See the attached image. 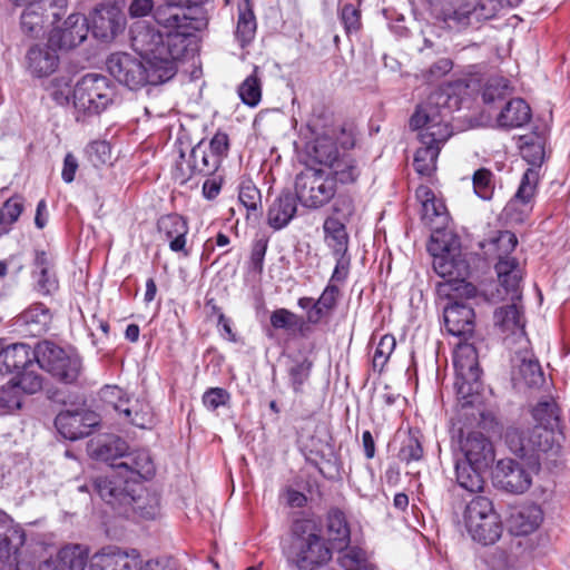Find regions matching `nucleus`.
<instances>
[{
	"label": "nucleus",
	"mask_w": 570,
	"mask_h": 570,
	"mask_svg": "<svg viewBox=\"0 0 570 570\" xmlns=\"http://www.w3.org/2000/svg\"><path fill=\"white\" fill-rule=\"evenodd\" d=\"M458 98L444 88L433 91L420 104L410 119V127L417 130L421 147L414 155L413 166L419 175L431 176L436 169L441 147L452 136L449 116Z\"/></svg>",
	"instance_id": "1"
},
{
	"label": "nucleus",
	"mask_w": 570,
	"mask_h": 570,
	"mask_svg": "<svg viewBox=\"0 0 570 570\" xmlns=\"http://www.w3.org/2000/svg\"><path fill=\"white\" fill-rule=\"evenodd\" d=\"M159 63L127 52L111 53L106 61L108 72L130 90H138L148 85L158 86L174 78L177 66L168 61Z\"/></svg>",
	"instance_id": "2"
},
{
	"label": "nucleus",
	"mask_w": 570,
	"mask_h": 570,
	"mask_svg": "<svg viewBox=\"0 0 570 570\" xmlns=\"http://www.w3.org/2000/svg\"><path fill=\"white\" fill-rule=\"evenodd\" d=\"M287 561L298 570H311L314 566L325 563L332 557L321 537V529L313 519L302 518L293 522L289 543L284 547Z\"/></svg>",
	"instance_id": "3"
},
{
	"label": "nucleus",
	"mask_w": 570,
	"mask_h": 570,
	"mask_svg": "<svg viewBox=\"0 0 570 570\" xmlns=\"http://www.w3.org/2000/svg\"><path fill=\"white\" fill-rule=\"evenodd\" d=\"M228 150L229 138L226 132L217 131L208 142L202 139L187 156L180 153V161L176 165V179L185 184L195 175L216 174Z\"/></svg>",
	"instance_id": "4"
},
{
	"label": "nucleus",
	"mask_w": 570,
	"mask_h": 570,
	"mask_svg": "<svg viewBox=\"0 0 570 570\" xmlns=\"http://www.w3.org/2000/svg\"><path fill=\"white\" fill-rule=\"evenodd\" d=\"M522 0H440L435 6L436 18L448 28L462 30L474 23L489 20L500 9L515 7Z\"/></svg>",
	"instance_id": "5"
},
{
	"label": "nucleus",
	"mask_w": 570,
	"mask_h": 570,
	"mask_svg": "<svg viewBox=\"0 0 570 570\" xmlns=\"http://www.w3.org/2000/svg\"><path fill=\"white\" fill-rule=\"evenodd\" d=\"M130 42L131 48L149 62L168 61L177 66V60L185 53L180 36H165L145 21L130 27Z\"/></svg>",
	"instance_id": "6"
},
{
	"label": "nucleus",
	"mask_w": 570,
	"mask_h": 570,
	"mask_svg": "<svg viewBox=\"0 0 570 570\" xmlns=\"http://www.w3.org/2000/svg\"><path fill=\"white\" fill-rule=\"evenodd\" d=\"M95 489L108 504L119 510V513L137 514L144 519H154L158 514L159 500L150 494L142 485L118 488L116 480L96 479Z\"/></svg>",
	"instance_id": "7"
},
{
	"label": "nucleus",
	"mask_w": 570,
	"mask_h": 570,
	"mask_svg": "<svg viewBox=\"0 0 570 570\" xmlns=\"http://www.w3.org/2000/svg\"><path fill=\"white\" fill-rule=\"evenodd\" d=\"M117 98V88L106 76L87 73L76 83L72 104L77 121L98 116L110 107Z\"/></svg>",
	"instance_id": "8"
},
{
	"label": "nucleus",
	"mask_w": 570,
	"mask_h": 570,
	"mask_svg": "<svg viewBox=\"0 0 570 570\" xmlns=\"http://www.w3.org/2000/svg\"><path fill=\"white\" fill-rule=\"evenodd\" d=\"M429 252L433 256L432 265L434 272L442 278H448L439 283L438 291L440 294L451 299L461 297L471 298L475 296V286L464 279L469 266L466 262L461 258L460 253L449 247H443L441 253H436L434 244L429 246Z\"/></svg>",
	"instance_id": "9"
},
{
	"label": "nucleus",
	"mask_w": 570,
	"mask_h": 570,
	"mask_svg": "<svg viewBox=\"0 0 570 570\" xmlns=\"http://www.w3.org/2000/svg\"><path fill=\"white\" fill-rule=\"evenodd\" d=\"M463 522L472 540L483 546L495 543L503 532L502 520L485 495H474L468 501Z\"/></svg>",
	"instance_id": "10"
},
{
	"label": "nucleus",
	"mask_w": 570,
	"mask_h": 570,
	"mask_svg": "<svg viewBox=\"0 0 570 570\" xmlns=\"http://www.w3.org/2000/svg\"><path fill=\"white\" fill-rule=\"evenodd\" d=\"M504 440L512 453L533 466L539 465L543 456L556 454L559 450L554 433L540 426H510L505 431Z\"/></svg>",
	"instance_id": "11"
},
{
	"label": "nucleus",
	"mask_w": 570,
	"mask_h": 570,
	"mask_svg": "<svg viewBox=\"0 0 570 570\" xmlns=\"http://www.w3.org/2000/svg\"><path fill=\"white\" fill-rule=\"evenodd\" d=\"M295 195L302 206L318 209L335 197L336 187L325 170L306 167L296 175Z\"/></svg>",
	"instance_id": "12"
},
{
	"label": "nucleus",
	"mask_w": 570,
	"mask_h": 570,
	"mask_svg": "<svg viewBox=\"0 0 570 570\" xmlns=\"http://www.w3.org/2000/svg\"><path fill=\"white\" fill-rule=\"evenodd\" d=\"M155 474V464L147 450L137 449L125 451L118 463H112V474H105L97 479L116 480L118 488H132L141 485L142 480H148Z\"/></svg>",
	"instance_id": "13"
},
{
	"label": "nucleus",
	"mask_w": 570,
	"mask_h": 570,
	"mask_svg": "<svg viewBox=\"0 0 570 570\" xmlns=\"http://www.w3.org/2000/svg\"><path fill=\"white\" fill-rule=\"evenodd\" d=\"M453 365L455 368L454 387L458 395L468 399L478 393L481 370L474 345L460 342L453 353Z\"/></svg>",
	"instance_id": "14"
},
{
	"label": "nucleus",
	"mask_w": 570,
	"mask_h": 570,
	"mask_svg": "<svg viewBox=\"0 0 570 570\" xmlns=\"http://www.w3.org/2000/svg\"><path fill=\"white\" fill-rule=\"evenodd\" d=\"M38 365L65 383H73L81 372V360L51 342L38 344Z\"/></svg>",
	"instance_id": "15"
},
{
	"label": "nucleus",
	"mask_w": 570,
	"mask_h": 570,
	"mask_svg": "<svg viewBox=\"0 0 570 570\" xmlns=\"http://www.w3.org/2000/svg\"><path fill=\"white\" fill-rule=\"evenodd\" d=\"M68 0H37L21 14V29L30 37H38L46 27L55 26L66 13Z\"/></svg>",
	"instance_id": "16"
},
{
	"label": "nucleus",
	"mask_w": 570,
	"mask_h": 570,
	"mask_svg": "<svg viewBox=\"0 0 570 570\" xmlns=\"http://www.w3.org/2000/svg\"><path fill=\"white\" fill-rule=\"evenodd\" d=\"M186 0H165L164 4L156 7L154 18L158 24L168 29L165 36H180L185 50L188 37L197 30L196 20L189 17L185 9Z\"/></svg>",
	"instance_id": "17"
},
{
	"label": "nucleus",
	"mask_w": 570,
	"mask_h": 570,
	"mask_svg": "<svg viewBox=\"0 0 570 570\" xmlns=\"http://www.w3.org/2000/svg\"><path fill=\"white\" fill-rule=\"evenodd\" d=\"M142 567L136 550H124L116 546L101 548L89 561L90 570H141Z\"/></svg>",
	"instance_id": "18"
},
{
	"label": "nucleus",
	"mask_w": 570,
	"mask_h": 570,
	"mask_svg": "<svg viewBox=\"0 0 570 570\" xmlns=\"http://www.w3.org/2000/svg\"><path fill=\"white\" fill-rule=\"evenodd\" d=\"M459 445L455 456L476 468H489L494 460L492 443L479 431L469 432L466 435L461 431Z\"/></svg>",
	"instance_id": "19"
},
{
	"label": "nucleus",
	"mask_w": 570,
	"mask_h": 570,
	"mask_svg": "<svg viewBox=\"0 0 570 570\" xmlns=\"http://www.w3.org/2000/svg\"><path fill=\"white\" fill-rule=\"evenodd\" d=\"M493 483L509 493L519 494L530 488L532 478L519 462L503 459L498 461L493 470Z\"/></svg>",
	"instance_id": "20"
},
{
	"label": "nucleus",
	"mask_w": 570,
	"mask_h": 570,
	"mask_svg": "<svg viewBox=\"0 0 570 570\" xmlns=\"http://www.w3.org/2000/svg\"><path fill=\"white\" fill-rule=\"evenodd\" d=\"M96 425H98L97 415L86 410L62 411L55 420L57 431L70 441L89 435Z\"/></svg>",
	"instance_id": "21"
},
{
	"label": "nucleus",
	"mask_w": 570,
	"mask_h": 570,
	"mask_svg": "<svg viewBox=\"0 0 570 570\" xmlns=\"http://www.w3.org/2000/svg\"><path fill=\"white\" fill-rule=\"evenodd\" d=\"M342 137L344 140L341 141V145L344 148V151H342V155L328 167L330 171H326L328 176H332L335 187H337V185H354L362 174V165L360 160L351 153L346 151V149L354 146L353 137L345 132H342Z\"/></svg>",
	"instance_id": "22"
},
{
	"label": "nucleus",
	"mask_w": 570,
	"mask_h": 570,
	"mask_svg": "<svg viewBox=\"0 0 570 570\" xmlns=\"http://www.w3.org/2000/svg\"><path fill=\"white\" fill-rule=\"evenodd\" d=\"M89 31L88 20L85 14L71 13L63 22V27H55L50 32L49 43L59 49H71L87 38Z\"/></svg>",
	"instance_id": "23"
},
{
	"label": "nucleus",
	"mask_w": 570,
	"mask_h": 570,
	"mask_svg": "<svg viewBox=\"0 0 570 570\" xmlns=\"http://www.w3.org/2000/svg\"><path fill=\"white\" fill-rule=\"evenodd\" d=\"M38 363V347L35 350L26 343H4L0 351V373H17L26 366H33Z\"/></svg>",
	"instance_id": "24"
},
{
	"label": "nucleus",
	"mask_w": 570,
	"mask_h": 570,
	"mask_svg": "<svg viewBox=\"0 0 570 570\" xmlns=\"http://www.w3.org/2000/svg\"><path fill=\"white\" fill-rule=\"evenodd\" d=\"M495 272L499 281L498 296L504 298H521L520 284L522 281V269L519 262L511 256L498 255Z\"/></svg>",
	"instance_id": "25"
},
{
	"label": "nucleus",
	"mask_w": 570,
	"mask_h": 570,
	"mask_svg": "<svg viewBox=\"0 0 570 570\" xmlns=\"http://www.w3.org/2000/svg\"><path fill=\"white\" fill-rule=\"evenodd\" d=\"M446 331L458 337L471 335L474 330V311L465 303L453 301L443 309Z\"/></svg>",
	"instance_id": "26"
},
{
	"label": "nucleus",
	"mask_w": 570,
	"mask_h": 570,
	"mask_svg": "<svg viewBox=\"0 0 570 570\" xmlns=\"http://www.w3.org/2000/svg\"><path fill=\"white\" fill-rule=\"evenodd\" d=\"M157 228L168 240L170 250L188 256L186 243L189 227L184 217L178 214L161 216L157 222Z\"/></svg>",
	"instance_id": "27"
},
{
	"label": "nucleus",
	"mask_w": 570,
	"mask_h": 570,
	"mask_svg": "<svg viewBox=\"0 0 570 570\" xmlns=\"http://www.w3.org/2000/svg\"><path fill=\"white\" fill-rule=\"evenodd\" d=\"M23 529L4 515L0 518V560L2 562L17 561V554L24 544Z\"/></svg>",
	"instance_id": "28"
},
{
	"label": "nucleus",
	"mask_w": 570,
	"mask_h": 570,
	"mask_svg": "<svg viewBox=\"0 0 570 570\" xmlns=\"http://www.w3.org/2000/svg\"><path fill=\"white\" fill-rule=\"evenodd\" d=\"M57 47L49 43L48 46H33L27 53V67L33 77H48L56 71L59 65Z\"/></svg>",
	"instance_id": "29"
},
{
	"label": "nucleus",
	"mask_w": 570,
	"mask_h": 570,
	"mask_svg": "<svg viewBox=\"0 0 570 570\" xmlns=\"http://www.w3.org/2000/svg\"><path fill=\"white\" fill-rule=\"evenodd\" d=\"M543 519L539 505L531 503L514 508L509 517V530L514 535H528L539 528Z\"/></svg>",
	"instance_id": "30"
},
{
	"label": "nucleus",
	"mask_w": 570,
	"mask_h": 570,
	"mask_svg": "<svg viewBox=\"0 0 570 570\" xmlns=\"http://www.w3.org/2000/svg\"><path fill=\"white\" fill-rule=\"evenodd\" d=\"M89 561L88 547L70 543L58 551L53 569H51L50 562H46L41 570H85L86 566H89Z\"/></svg>",
	"instance_id": "31"
},
{
	"label": "nucleus",
	"mask_w": 570,
	"mask_h": 570,
	"mask_svg": "<svg viewBox=\"0 0 570 570\" xmlns=\"http://www.w3.org/2000/svg\"><path fill=\"white\" fill-rule=\"evenodd\" d=\"M415 194L422 205V220L431 228L439 229L446 220L445 205L428 186H420Z\"/></svg>",
	"instance_id": "32"
},
{
	"label": "nucleus",
	"mask_w": 570,
	"mask_h": 570,
	"mask_svg": "<svg viewBox=\"0 0 570 570\" xmlns=\"http://www.w3.org/2000/svg\"><path fill=\"white\" fill-rule=\"evenodd\" d=\"M504 298H509L511 304L501 306L494 312V324L503 333H510L512 335H523L524 321L522 316L521 305L518 303L520 298H512L511 296L503 295Z\"/></svg>",
	"instance_id": "33"
},
{
	"label": "nucleus",
	"mask_w": 570,
	"mask_h": 570,
	"mask_svg": "<svg viewBox=\"0 0 570 570\" xmlns=\"http://www.w3.org/2000/svg\"><path fill=\"white\" fill-rule=\"evenodd\" d=\"M296 195L281 194L271 205L267 213L268 225L274 229H282L289 224L297 210Z\"/></svg>",
	"instance_id": "34"
},
{
	"label": "nucleus",
	"mask_w": 570,
	"mask_h": 570,
	"mask_svg": "<svg viewBox=\"0 0 570 570\" xmlns=\"http://www.w3.org/2000/svg\"><path fill=\"white\" fill-rule=\"evenodd\" d=\"M513 380L527 386H537L543 382V373L537 360L529 353L518 354L513 358Z\"/></svg>",
	"instance_id": "35"
},
{
	"label": "nucleus",
	"mask_w": 570,
	"mask_h": 570,
	"mask_svg": "<svg viewBox=\"0 0 570 570\" xmlns=\"http://www.w3.org/2000/svg\"><path fill=\"white\" fill-rule=\"evenodd\" d=\"M531 119V108L521 98L511 99L497 118L499 127L519 128Z\"/></svg>",
	"instance_id": "36"
},
{
	"label": "nucleus",
	"mask_w": 570,
	"mask_h": 570,
	"mask_svg": "<svg viewBox=\"0 0 570 570\" xmlns=\"http://www.w3.org/2000/svg\"><path fill=\"white\" fill-rule=\"evenodd\" d=\"M487 468H476L474 464L462 461L455 456V479L460 488L470 493H480L484 488V479L482 472Z\"/></svg>",
	"instance_id": "37"
},
{
	"label": "nucleus",
	"mask_w": 570,
	"mask_h": 570,
	"mask_svg": "<svg viewBox=\"0 0 570 570\" xmlns=\"http://www.w3.org/2000/svg\"><path fill=\"white\" fill-rule=\"evenodd\" d=\"M124 26V18L112 10H100L92 17V33L102 40L114 39Z\"/></svg>",
	"instance_id": "38"
},
{
	"label": "nucleus",
	"mask_w": 570,
	"mask_h": 570,
	"mask_svg": "<svg viewBox=\"0 0 570 570\" xmlns=\"http://www.w3.org/2000/svg\"><path fill=\"white\" fill-rule=\"evenodd\" d=\"M326 533L333 549L343 550L350 543V528L344 513L331 510L326 519Z\"/></svg>",
	"instance_id": "39"
},
{
	"label": "nucleus",
	"mask_w": 570,
	"mask_h": 570,
	"mask_svg": "<svg viewBox=\"0 0 570 570\" xmlns=\"http://www.w3.org/2000/svg\"><path fill=\"white\" fill-rule=\"evenodd\" d=\"M325 243L334 255H345L348 250V234L345 224L338 218L327 217L323 224Z\"/></svg>",
	"instance_id": "40"
},
{
	"label": "nucleus",
	"mask_w": 570,
	"mask_h": 570,
	"mask_svg": "<svg viewBox=\"0 0 570 570\" xmlns=\"http://www.w3.org/2000/svg\"><path fill=\"white\" fill-rule=\"evenodd\" d=\"M35 266L38 291L43 295L56 292L58 289V281L51 269L50 259L45 252L36 254Z\"/></svg>",
	"instance_id": "41"
},
{
	"label": "nucleus",
	"mask_w": 570,
	"mask_h": 570,
	"mask_svg": "<svg viewBox=\"0 0 570 570\" xmlns=\"http://www.w3.org/2000/svg\"><path fill=\"white\" fill-rule=\"evenodd\" d=\"M50 320V311L43 304L37 303L23 311L18 321L28 326L32 335H41L47 332Z\"/></svg>",
	"instance_id": "42"
},
{
	"label": "nucleus",
	"mask_w": 570,
	"mask_h": 570,
	"mask_svg": "<svg viewBox=\"0 0 570 570\" xmlns=\"http://www.w3.org/2000/svg\"><path fill=\"white\" fill-rule=\"evenodd\" d=\"M256 18L248 0H246L238 7V18L235 31V37L240 47H245L252 42L256 33Z\"/></svg>",
	"instance_id": "43"
},
{
	"label": "nucleus",
	"mask_w": 570,
	"mask_h": 570,
	"mask_svg": "<svg viewBox=\"0 0 570 570\" xmlns=\"http://www.w3.org/2000/svg\"><path fill=\"white\" fill-rule=\"evenodd\" d=\"M342 153L330 137H318L308 149V156L321 165L330 167Z\"/></svg>",
	"instance_id": "44"
},
{
	"label": "nucleus",
	"mask_w": 570,
	"mask_h": 570,
	"mask_svg": "<svg viewBox=\"0 0 570 570\" xmlns=\"http://www.w3.org/2000/svg\"><path fill=\"white\" fill-rule=\"evenodd\" d=\"M24 209L23 198L14 195L7 199L0 208V237L9 234Z\"/></svg>",
	"instance_id": "45"
},
{
	"label": "nucleus",
	"mask_w": 570,
	"mask_h": 570,
	"mask_svg": "<svg viewBox=\"0 0 570 570\" xmlns=\"http://www.w3.org/2000/svg\"><path fill=\"white\" fill-rule=\"evenodd\" d=\"M538 181L539 170L537 168H528L522 176L514 197L509 202L508 208H512L519 203L529 205L535 195Z\"/></svg>",
	"instance_id": "46"
},
{
	"label": "nucleus",
	"mask_w": 570,
	"mask_h": 570,
	"mask_svg": "<svg viewBox=\"0 0 570 570\" xmlns=\"http://www.w3.org/2000/svg\"><path fill=\"white\" fill-rule=\"evenodd\" d=\"M127 450L128 445L124 440L112 438L105 443H99L92 453L98 460L109 463L110 469L106 474H112V463H118Z\"/></svg>",
	"instance_id": "47"
},
{
	"label": "nucleus",
	"mask_w": 570,
	"mask_h": 570,
	"mask_svg": "<svg viewBox=\"0 0 570 570\" xmlns=\"http://www.w3.org/2000/svg\"><path fill=\"white\" fill-rule=\"evenodd\" d=\"M41 368L37 362H33V366H26L21 371L17 372V376L10 381L19 386L21 394H35L42 389L43 377L38 372Z\"/></svg>",
	"instance_id": "48"
},
{
	"label": "nucleus",
	"mask_w": 570,
	"mask_h": 570,
	"mask_svg": "<svg viewBox=\"0 0 570 570\" xmlns=\"http://www.w3.org/2000/svg\"><path fill=\"white\" fill-rule=\"evenodd\" d=\"M532 416L537 422L535 426L550 430L554 433V429L559 424V409L553 400L540 401L532 410Z\"/></svg>",
	"instance_id": "49"
},
{
	"label": "nucleus",
	"mask_w": 570,
	"mask_h": 570,
	"mask_svg": "<svg viewBox=\"0 0 570 570\" xmlns=\"http://www.w3.org/2000/svg\"><path fill=\"white\" fill-rule=\"evenodd\" d=\"M116 411L124 415L125 420L137 428L147 429L153 424V414L149 405L147 404H139L136 402L132 406L117 405Z\"/></svg>",
	"instance_id": "50"
},
{
	"label": "nucleus",
	"mask_w": 570,
	"mask_h": 570,
	"mask_svg": "<svg viewBox=\"0 0 570 570\" xmlns=\"http://www.w3.org/2000/svg\"><path fill=\"white\" fill-rule=\"evenodd\" d=\"M513 91L510 81L501 76H494L488 79L482 98L485 104H492L505 99Z\"/></svg>",
	"instance_id": "51"
},
{
	"label": "nucleus",
	"mask_w": 570,
	"mask_h": 570,
	"mask_svg": "<svg viewBox=\"0 0 570 570\" xmlns=\"http://www.w3.org/2000/svg\"><path fill=\"white\" fill-rule=\"evenodd\" d=\"M238 96L242 101L249 106L256 107L262 98V83L257 77V68L249 75L238 87Z\"/></svg>",
	"instance_id": "52"
},
{
	"label": "nucleus",
	"mask_w": 570,
	"mask_h": 570,
	"mask_svg": "<svg viewBox=\"0 0 570 570\" xmlns=\"http://www.w3.org/2000/svg\"><path fill=\"white\" fill-rule=\"evenodd\" d=\"M423 446L419 431L410 430L409 435L403 440L399 458L401 461L411 463L423 459Z\"/></svg>",
	"instance_id": "53"
},
{
	"label": "nucleus",
	"mask_w": 570,
	"mask_h": 570,
	"mask_svg": "<svg viewBox=\"0 0 570 570\" xmlns=\"http://www.w3.org/2000/svg\"><path fill=\"white\" fill-rule=\"evenodd\" d=\"M473 189L481 199H491L494 191L493 174L485 168L478 169L473 175Z\"/></svg>",
	"instance_id": "54"
},
{
	"label": "nucleus",
	"mask_w": 570,
	"mask_h": 570,
	"mask_svg": "<svg viewBox=\"0 0 570 570\" xmlns=\"http://www.w3.org/2000/svg\"><path fill=\"white\" fill-rule=\"evenodd\" d=\"M88 160L95 166L99 167L106 165L111 160V147L105 140H96L90 142L86 148Z\"/></svg>",
	"instance_id": "55"
},
{
	"label": "nucleus",
	"mask_w": 570,
	"mask_h": 570,
	"mask_svg": "<svg viewBox=\"0 0 570 570\" xmlns=\"http://www.w3.org/2000/svg\"><path fill=\"white\" fill-rule=\"evenodd\" d=\"M50 97L60 106L68 105L72 96L73 88L69 77H59L52 80L48 88Z\"/></svg>",
	"instance_id": "56"
},
{
	"label": "nucleus",
	"mask_w": 570,
	"mask_h": 570,
	"mask_svg": "<svg viewBox=\"0 0 570 570\" xmlns=\"http://www.w3.org/2000/svg\"><path fill=\"white\" fill-rule=\"evenodd\" d=\"M22 394L19 386L9 381L0 386V407L7 411L18 410L21 407Z\"/></svg>",
	"instance_id": "57"
},
{
	"label": "nucleus",
	"mask_w": 570,
	"mask_h": 570,
	"mask_svg": "<svg viewBox=\"0 0 570 570\" xmlns=\"http://www.w3.org/2000/svg\"><path fill=\"white\" fill-rule=\"evenodd\" d=\"M395 346L396 341L393 335L385 334L380 338L373 354V365L375 368L382 370L384 367Z\"/></svg>",
	"instance_id": "58"
},
{
	"label": "nucleus",
	"mask_w": 570,
	"mask_h": 570,
	"mask_svg": "<svg viewBox=\"0 0 570 570\" xmlns=\"http://www.w3.org/2000/svg\"><path fill=\"white\" fill-rule=\"evenodd\" d=\"M312 365L311 361L304 358L288 370L291 385L295 393L302 392L303 385L309 377Z\"/></svg>",
	"instance_id": "59"
},
{
	"label": "nucleus",
	"mask_w": 570,
	"mask_h": 570,
	"mask_svg": "<svg viewBox=\"0 0 570 570\" xmlns=\"http://www.w3.org/2000/svg\"><path fill=\"white\" fill-rule=\"evenodd\" d=\"M238 198L248 210H257L262 196L259 189L252 181H245L239 188Z\"/></svg>",
	"instance_id": "60"
},
{
	"label": "nucleus",
	"mask_w": 570,
	"mask_h": 570,
	"mask_svg": "<svg viewBox=\"0 0 570 570\" xmlns=\"http://www.w3.org/2000/svg\"><path fill=\"white\" fill-rule=\"evenodd\" d=\"M453 68V62L449 58H441L433 62L421 76L428 82H435L448 75Z\"/></svg>",
	"instance_id": "61"
},
{
	"label": "nucleus",
	"mask_w": 570,
	"mask_h": 570,
	"mask_svg": "<svg viewBox=\"0 0 570 570\" xmlns=\"http://www.w3.org/2000/svg\"><path fill=\"white\" fill-rule=\"evenodd\" d=\"M522 158L532 165L531 168L539 167L544 158V149L540 141H524L521 147Z\"/></svg>",
	"instance_id": "62"
},
{
	"label": "nucleus",
	"mask_w": 570,
	"mask_h": 570,
	"mask_svg": "<svg viewBox=\"0 0 570 570\" xmlns=\"http://www.w3.org/2000/svg\"><path fill=\"white\" fill-rule=\"evenodd\" d=\"M230 399L229 393L222 387L208 389L203 395V404L210 411L217 410L225 405Z\"/></svg>",
	"instance_id": "63"
},
{
	"label": "nucleus",
	"mask_w": 570,
	"mask_h": 570,
	"mask_svg": "<svg viewBox=\"0 0 570 570\" xmlns=\"http://www.w3.org/2000/svg\"><path fill=\"white\" fill-rule=\"evenodd\" d=\"M271 325L275 330H292L297 325V316L286 308H278L271 314Z\"/></svg>",
	"instance_id": "64"
}]
</instances>
